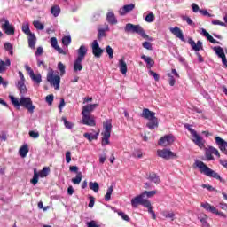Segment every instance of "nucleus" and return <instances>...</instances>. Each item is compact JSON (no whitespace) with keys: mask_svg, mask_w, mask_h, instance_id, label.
<instances>
[{"mask_svg":"<svg viewBox=\"0 0 227 227\" xmlns=\"http://www.w3.org/2000/svg\"><path fill=\"white\" fill-rule=\"evenodd\" d=\"M10 99L12 102L14 107H20L21 106L25 109H27L28 113H35V109H36V107L33 105V101L30 98L22 97L19 101L17 98L10 96Z\"/></svg>","mask_w":227,"mask_h":227,"instance_id":"nucleus-1","label":"nucleus"},{"mask_svg":"<svg viewBox=\"0 0 227 227\" xmlns=\"http://www.w3.org/2000/svg\"><path fill=\"white\" fill-rule=\"evenodd\" d=\"M141 117L149 121V122L146 124V127H148L150 130H153V129L159 128V119L155 117V112H152L148 108H144L141 114Z\"/></svg>","mask_w":227,"mask_h":227,"instance_id":"nucleus-2","label":"nucleus"},{"mask_svg":"<svg viewBox=\"0 0 227 227\" xmlns=\"http://www.w3.org/2000/svg\"><path fill=\"white\" fill-rule=\"evenodd\" d=\"M197 168H199L200 173L206 175V176H209V178H215V180H219L220 182H224L221 176L214 171L212 168H208L203 161H196L195 162Z\"/></svg>","mask_w":227,"mask_h":227,"instance_id":"nucleus-3","label":"nucleus"},{"mask_svg":"<svg viewBox=\"0 0 227 227\" xmlns=\"http://www.w3.org/2000/svg\"><path fill=\"white\" fill-rule=\"evenodd\" d=\"M125 33H137V35H140L142 38L145 40H149V42H152L153 39L150 37V35H146L145 32V29L139 25H134L132 23L126 24L124 27Z\"/></svg>","mask_w":227,"mask_h":227,"instance_id":"nucleus-4","label":"nucleus"},{"mask_svg":"<svg viewBox=\"0 0 227 227\" xmlns=\"http://www.w3.org/2000/svg\"><path fill=\"white\" fill-rule=\"evenodd\" d=\"M78 57L74 60V72H81L82 70V60L86 58L88 54V48L85 45H81L77 50Z\"/></svg>","mask_w":227,"mask_h":227,"instance_id":"nucleus-5","label":"nucleus"},{"mask_svg":"<svg viewBox=\"0 0 227 227\" xmlns=\"http://www.w3.org/2000/svg\"><path fill=\"white\" fill-rule=\"evenodd\" d=\"M185 129H187V130L190 132V134L192 135V141H193V143L199 146V148L203 149L205 148V140L203 139V137H201L198 132L196 130H194L190 124H185L184 125Z\"/></svg>","mask_w":227,"mask_h":227,"instance_id":"nucleus-6","label":"nucleus"},{"mask_svg":"<svg viewBox=\"0 0 227 227\" xmlns=\"http://www.w3.org/2000/svg\"><path fill=\"white\" fill-rule=\"evenodd\" d=\"M51 173V168L49 167H44L41 171H37L36 168L34 169V176L30 180L32 185H36L38 184V178H45L47 175Z\"/></svg>","mask_w":227,"mask_h":227,"instance_id":"nucleus-7","label":"nucleus"},{"mask_svg":"<svg viewBox=\"0 0 227 227\" xmlns=\"http://www.w3.org/2000/svg\"><path fill=\"white\" fill-rule=\"evenodd\" d=\"M47 81L51 86H53L56 90H59V84H61V77L59 75H54V71H50L47 74Z\"/></svg>","mask_w":227,"mask_h":227,"instance_id":"nucleus-8","label":"nucleus"},{"mask_svg":"<svg viewBox=\"0 0 227 227\" xmlns=\"http://www.w3.org/2000/svg\"><path fill=\"white\" fill-rule=\"evenodd\" d=\"M82 116L81 123L83 125H88L89 127H95V125H97L95 122V116L91 114H82Z\"/></svg>","mask_w":227,"mask_h":227,"instance_id":"nucleus-9","label":"nucleus"},{"mask_svg":"<svg viewBox=\"0 0 227 227\" xmlns=\"http://www.w3.org/2000/svg\"><path fill=\"white\" fill-rule=\"evenodd\" d=\"M147 201L148 200L145 199V194L142 193L131 200V207H133V208H137L139 205L145 207Z\"/></svg>","mask_w":227,"mask_h":227,"instance_id":"nucleus-10","label":"nucleus"},{"mask_svg":"<svg viewBox=\"0 0 227 227\" xmlns=\"http://www.w3.org/2000/svg\"><path fill=\"white\" fill-rule=\"evenodd\" d=\"M213 155H216V157H221V154L219 153V150H217L214 146H208V148H206V159L207 160H215V158Z\"/></svg>","mask_w":227,"mask_h":227,"instance_id":"nucleus-11","label":"nucleus"},{"mask_svg":"<svg viewBox=\"0 0 227 227\" xmlns=\"http://www.w3.org/2000/svg\"><path fill=\"white\" fill-rule=\"evenodd\" d=\"M92 54L95 58H102V54H104V49L100 48V44H98V41L94 40L91 44Z\"/></svg>","mask_w":227,"mask_h":227,"instance_id":"nucleus-12","label":"nucleus"},{"mask_svg":"<svg viewBox=\"0 0 227 227\" xmlns=\"http://www.w3.org/2000/svg\"><path fill=\"white\" fill-rule=\"evenodd\" d=\"M157 155L158 157H161V159H166V160H169V159H173V157H176V154L171 152L169 149H163V150L159 149L157 151Z\"/></svg>","mask_w":227,"mask_h":227,"instance_id":"nucleus-13","label":"nucleus"},{"mask_svg":"<svg viewBox=\"0 0 227 227\" xmlns=\"http://www.w3.org/2000/svg\"><path fill=\"white\" fill-rule=\"evenodd\" d=\"M173 143H175V137L173 135H166L159 140L158 145L160 146H169Z\"/></svg>","mask_w":227,"mask_h":227,"instance_id":"nucleus-14","label":"nucleus"},{"mask_svg":"<svg viewBox=\"0 0 227 227\" xmlns=\"http://www.w3.org/2000/svg\"><path fill=\"white\" fill-rule=\"evenodd\" d=\"M188 43L195 52H200V50L203 51V43L201 41H198L196 43L192 38H189Z\"/></svg>","mask_w":227,"mask_h":227,"instance_id":"nucleus-15","label":"nucleus"},{"mask_svg":"<svg viewBox=\"0 0 227 227\" xmlns=\"http://www.w3.org/2000/svg\"><path fill=\"white\" fill-rule=\"evenodd\" d=\"M4 24H2V29L5 31L6 35H15V28L13 26L10 25L8 20H4Z\"/></svg>","mask_w":227,"mask_h":227,"instance_id":"nucleus-16","label":"nucleus"},{"mask_svg":"<svg viewBox=\"0 0 227 227\" xmlns=\"http://www.w3.org/2000/svg\"><path fill=\"white\" fill-rule=\"evenodd\" d=\"M215 141L216 145H218L219 149L223 152L225 155H227V142L224 139L221 138V137H215Z\"/></svg>","mask_w":227,"mask_h":227,"instance_id":"nucleus-17","label":"nucleus"},{"mask_svg":"<svg viewBox=\"0 0 227 227\" xmlns=\"http://www.w3.org/2000/svg\"><path fill=\"white\" fill-rule=\"evenodd\" d=\"M98 107V104H89L82 106V114H91L95 109Z\"/></svg>","mask_w":227,"mask_h":227,"instance_id":"nucleus-18","label":"nucleus"},{"mask_svg":"<svg viewBox=\"0 0 227 227\" xmlns=\"http://www.w3.org/2000/svg\"><path fill=\"white\" fill-rule=\"evenodd\" d=\"M170 32L174 35L176 38H179L182 42H185V37L184 36V33L182 29L178 27H170Z\"/></svg>","mask_w":227,"mask_h":227,"instance_id":"nucleus-19","label":"nucleus"},{"mask_svg":"<svg viewBox=\"0 0 227 227\" xmlns=\"http://www.w3.org/2000/svg\"><path fill=\"white\" fill-rule=\"evenodd\" d=\"M136 8V4H126L122 8L120 9L119 13L120 15H127V13H129V12H132Z\"/></svg>","mask_w":227,"mask_h":227,"instance_id":"nucleus-20","label":"nucleus"},{"mask_svg":"<svg viewBox=\"0 0 227 227\" xmlns=\"http://www.w3.org/2000/svg\"><path fill=\"white\" fill-rule=\"evenodd\" d=\"M11 65H12V61L10 60V59H6L5 61H3L0 59V74H4V72L8 70L6 67H11Z\"/></svg>","mask_w":227,"mask_h":227,"instance_id":"nucleus-21","label":"nucleus"},{"mask_svg":"<svg viewBox=\"0 0 227 227\" xmlns=\"http://www.w3.org/2000/svg\"><path fill=\"white\" fill-rule=\"evenodd\" d=\"M106 20H107L108 24H111L112 26H114V24H118V20L116 19L114 12H107Z\"/></svg>","mask_w":227,"mask_h":227,"instance_id":"nucleus-22","label":"nucleus"},{"mask_svg":"<svg viewBox=\"0 0 227 227\" xmlns=\"http://www.w3.org/2000/svg\"><path fill=\"white\" fill-rule=\"evenodd\" d=\"M104 132L102 136H111V130H113V124L111 122L106 121L103 123Z\"/></svg>","mask_w":227,"mask_h":227,"instance_id":"nucleus-23","label":"nucleus"},{"mask_svg":"<svg viewBox=\"0 0 227 227\" xmlns=\"http://www.w3.org/2000/svg\"><path fill=\"white\" fill-rule=\"evenodd\" d=\"M200 207H202V208L206 209L207 212H210L211 214L217 212V208L210 205L208 202L201 203Z\"/></svg>","mask_w":227,"mask_h":227,"instance_id":"nucleus-24","label":"nucleus"},{"mask_svg":"<svg viewBox=\"0 0 227 227\" xmlns=\"http://www.w3.org/2000/svg\"><path fill=\"white\" fill-rule=\"evenodd\" d=\"M147 179L150 180V182H153L154 184H160V178L155 172H150L147 175Z\"/></svg>","mask_w":227,"mask_h":227,"instance_id":"nucleus-25","label":"nucleus"},{"mask_svg":"<svg viewBox=\"0 0 227 227\" xmlns=\"http://www.w3.org/2000/svg\"><path fill=\"white\" fill-rule=\"evenodd\" d=\"M198 219L200 221L202 227H210V223H208V215H200Z\"/></svg>","mask_w":227,"mask_h":227,"instance_id":"nucleus-26","label":"nucleus"},{"mask_svg":"<svg viewBox=\"0 0 227 227\" xmlns=\"http://www.w3.org/2000/svg\"><path fill=\"white\" fill-rule=\"evenodd\" d=\"M119 68L122 75H127V62L123 59L119 60Z\"/></svg>","mask_w":227,"mask_h":227,"instance_id":"nucleus-27","label":"nucleus"},{"mask_svg":"<svg viewBox=\"0 0 227 227\" xmlns=\"http://www.w3.org/2000/svg\"><path fill=\"white\" fill-rule=\"evenodd\" d=\"M106 31H109V26L106 25L105 28L98 29V40L101 41L102 38L106 36Z\"/></svg>","mask_w":227,"mask_h":227,"instance_id":"nucleus-28","label":"nucleus"},{"mask_svg":"<svg viewBox=\"0 0 227 227\" xmlns=\"http://www.w3.org/2000/svg\"><path fill=\"white\" fill-rule=\"evenodd\" d=\"M161 215L165 217V219H171V221H175V212L169 210H163L161 212Z\"/></svg>","mask_w":227,"mask_h":227,"instance_id":"nucleus-29","label":"nucleus"},{"mask_svg":"<svg viewBox=\"0 0 227 227\" xmlns=\"http://www.w3.org/2000/svg\"><path fill=\"white\" fill-rule=\"evenodd\" d=\"M36 45V35H35V34H30V35H28V47L30 49H35Z\"/></svg>","mask_w":227,"mask_h":227,"instance_id":"nucleus-30","label":"nucleus"},{"mask_svg":"<svg viewBox=\"0 0 227 227\" xmlns=\"http://www.w3.org/2000/svg\"><path fill=\"white\" fill-rule=\"evenodd\" d=\"M201 31H202L203 36H206V38H207V40L211 43H215V44L219 43V41L214 39V37L208 32H207V30L205 28H202Z\"/></svg>","mask_w":227,"mask_h":227,"instance_id":"nucleus-31","label":"nucleus"},{"mask_svg":"<svg viewBox=\"0 0 227 227\" xmlns=\"http://www.w3.org/2000/svg\"><path fill=\"white\" fill-rule=\"evenodd\" d=\"M19 153L20 157H27V153H29V147L27 145H24L20 148Z\"/></svg>","mask_w":227,"mask_h":227,"instance_id":"nucleus-32","label":"nucleus"},{"mask_svg":"<svg viewBox=\"0 0 227 227\" xmlns=\"http://www.w3.org/2000/svg\"><path fill=\"white\" fill-rule=\"evenodd\" d=\"M83 137H85V139H88V141H90L91 143V141H95V140L98 139V133H96V134L84 133Z\"/></svg>","mask_w":227,"mask_h":227,"instance_id":"nucleus-33","label":"nucleus"},{"mask_svg":"<svg viewBox=\"0 0 227 227\" xmlns=\"http://www.w3.org/2000/svg\"><path fill=\"white\" fill-rule=\"evenodd\" d=\"M141 59H144L148 67H153L155 65V61L152 59V57H147L146 55H142Z\"/></svg>","mask_w":227,"mask_h":227,"instance_id":"nucleus-34","label":"nucleus"},{"mask_svg":"<svg viewBox=\"0 0 227 227\" xmlns=\"http://www.w3.org/2000/svg\"><path fill=\"white\" fill-rule=\"evenodd\" d=\"M51 12L53 17H58L61 13V8H59V5H54L51 7Z\"/></svg>","mask_w":227,"mask_h":227,"instance_id":"nucleus-35","label":"nucleus"},{"mask_svg":"<svg viewBox=\"0 0 227 227\" xmlns=\"http://www.w3.org/2000/svg\"><path fill=\"white\" fill-rule=\"evenodd\" d=\"M213 49L215 54H217L218 58H223V56H226V54H224V50L220 46L218 47L215 46Z\"/></svg>","mask_w":227,"mask_h":227,"instance_id":"nucleus-36","label":"nucleus"},{"mask_svg":"<svg viewBox=\"0 0 227 227\" xmlns=\"http://www.w3.org/2000/svg\"><path fill=\"white\" fill-rule=\"evenodd\" d=\"M89 187L91 191H94V192H98V190L100 189V185H98V183L97 182L89 183Z\"/></svg>","mask_w":227,"mask_h":227,"instance_id":"nucleus-37","label":"nucleus"},{"mask_svg":"<svg viewBox=\"0 0 227 227\" xmlns=\"http://www.w3.org/2000/svg\"><path fill=\"white\" fill-rule=\"evenodd\" d=\"M82 180V173L78 172L76 174V176L72 179V182H73V184L79 185V184H81Z\"/></svg>","mask_w":227,"mask_h":227,"instance_id":"nucleus-38","label":"nucleus"},{"mask_svg":"<svg viewBox=\"0 0 227 227\" xmlns=\"http://www.w3.org/2000/svg\"><path fill=\"white\" fill-rule=\"evenodd\" d=\"M30 79H32V81L34 82H35L36 84H40V82H42V74H34L33 75L30 76Z\"/></svg>","mask_w":227,"mask_h":227,"instance_id":"nucleus-39","label":"nucleus"},{"mask_svg":"<svg viewBox=\"0 0 227 227\" xmlns=\"http://www.w3.org/2000/svg\"><path fill=\"white\" fill-rule=\"evenodd\" d=\"M113 191H114V186H110L107 189L106 194L105 195L106 201H109L111 200V195L113 194Z\"/></svg>","mask_w":227,"mask_h":227,"instance_id":"nucleus-40","label":"nucleus"},{"mask_svg":"<svg viewBox=\"0 0 227 227\" xmlns=\"http://www.w3.org/2000/svg\"><path fill=\"white\" fill-rule=\"evenodd\" d=\"M62 43L63 45H65L66 47H68V45H70V43H72V37L70 35H66L62 38Z\"/></svg>","mask_w":227,"mask_h":227,"instance_id":"nucleus-41","label":"nucleus"},{"mask_svg":"<svg viewBox=\"0 0 227 227\" xmlns=\"http://www.w3.org/2000/svg\"><path fill=\"white\" fill-rule=\"evenodd\" d=\"M33 26L35 27V29H39L40 31L45 29V26L38 20L34 21Z\"/></svg>","mask_w":227,"mask_h":227,"instance_id":"nucleus-42","label":"nucleus"},{"mask_svg":"<svg viewBox=\"0 0 227 227\" xmlns=\"http://www.w3.org/2000/svg\"><path fill=\"white\" fill-rule=\"evenodd\" d=\"M62 121H64V125L66 129H74V123L67 121V117H62Z\"/></svg>","mask_w":227,"mask_h":227,"instance_id":"nucleus-43","label":"nucleus"},{"mask_svg":"<svg viewBox=\"0 0 227 227\" xmlns=\"http://www.w3.org/2000/svg\"><path fill=\"white\" fill-rule=\"evenodd\" d=\"M142 194H144V198L147 196V198H152L157 194V191L153 190V191H145Z\"/></svg>","mask_w":227,"mask_h":227,"instance_id":"nucleus-44","label":"nucleus"},{"mask_svg":"<svg viewBox=\"0 0 227 227\" xmlns=\"http://www.w3.org/2000/svg\"><path fill=\"white\" fill-rule=\"evenodd\" d=\"M106 53L108 54L110 59H113V58H114V50H113L110 45L106 46Z\"/></svg>","mask_w":227,"mask_h":227,"instance_id":"nucleus-45","label":"nucleus"},{"mask_svg":"<svg viewBox=\"0 0 227 227\" xmlns=\"http://www.w3.org/2000/svg\"><path fill=\"white\" fill-rule=\"evenodd\" d=\"M5 51H9L11 56H13V46L10 43H5L4 45Z\"/></svg>","mask_w":227,"mask_h":227,"instance_id":"nucleus-46","label":"nucleus"},{"mask_svg":"<svg viewBox=\"0 0 227 227\" xmlns=\"http://www.w3.org/2000/svg\"><path fill=\"white\" fill-rule=\"evenodd\" d=\"M118 215L121 217L123 221H127V223H130V217H129L127 214L123 213L122 211H119Z\"/></svg>","mask_w":227,"mask_h":227,"instance_id":"nucleus-47","label":"nucleus"},{"mask_svg":"<svg viewBox=\"0 0 227 227\" xmlns=\"http://www.w3.org/2000/svg\"><path fill=\"white\" fill-rule=\"evenodd\" d=\"M109 137H111V135H103L102 137V146H106V145H109Z\"/></svg>","mask_w":227,"mask_h":227,"instance_id":"nucleus-48","label":"nucleus"},{"mask_svg":"<svg viewBox=\"0 0 227 227\" xmlns=\"http://www.w3.org/2000/svg\"><path fill=\"white\" fill-rule=\"evenodd\" d=\"M183 20L184 22H187L188 26H192V27L195 26L194 21H192V20L189 18V16H183Z\"/></svg>","mask_w":227,"mask_h":227,"instance_id":"nucleus-49","label":"nucleus"},{"mask_svg":"<svg viewBox=\"0 0 227 227\" xmlns=\"http://www.w3.org/2000/svg\"><path fill=\"white\" fill-rule=\"evenodd\" d=\"M45 100L49 106H52V103L54 102V95L50 94L46 96Z\"/></svg>","mask_w":227,"mask_h":227,"instance_id":"nucleus-50","label":"nucleus"},{"mask_svg":"<svg viewBox=\"0 0 227 227\" xmlns=\"http://www.w3.org/2000/svg\"><path fill=\"white\" fill-rule=\"evenodd\" d=\"M155 20V14L153 12L149 13L145 17V22H153Z\"/></svg>","mask_w":227,"mask_h":227,"instance_id":"nucleus-51","label":"nucleus"},{"mask_svg":"<svg viewBox=\"0 0 227 227\" xmlns=\"http://www.w3.org/2000/svg\"><path fill=\"white\" fill-rule=\"evenodd\" d=\"M22 31L23 33H25V35L30 36L31 35H33V33H31V30L29 29V26L25 25L22 27Z\"/></svg>","mask_w":227,"mask_h":227,"instance_id":"nucleus-52","label":"nucleus"},{"mask_svg":"<svg viewBox=\"0 0 227 227\" xmlns=\"http://www.w3.org/2000/svg\"><path fill=\"white\" fill-rule=\"evenodd\" d=\"M51 45L53 49H57L59 47L58 39L56 37H51Z\"/></svg>","mask_w":227,"mask_h":227,"instance_id":"nucleus-53","label":"nucleus"},{"mask_svg":"<svg viewBox=\"0 0 227 227\" xmlns=\"http://www.w3.org/2000/svg\"><path fill=\"white\" fill-rule=\"evenodd\" d=\"M58 68L60 72V74L65 75V66L63 65V62H59L58 63Z\"/></svg>","mask_w":227,"mask_h":227,"instance_id":"nucleus-54","label":"nucleus"},{"mask_svg":"<svg viewBox=\"0 0 227 227\" xmlns=\"http://www.w3.org/2000/svg\"><path fill=\"white\" fill-rule=\"evenodd\" d=\"M167 75L168 77H169V86H175V84L176 83V80H175V77H173V75H171V74L169 73Z\"/></svg>","mask_w":227,"mask_h":227,"instance_id":"nucleus-55","label":"nucleus"},{"mask_svg":"<svg viewBox=\"0 0 227 227\" xmlns=\"http://www.w3.org/2000/svg\"><path fill=\"white\" fill-rule=\"evenodd\" d=\"M28 134H29L30 137H33V139H38V137H40V133L35 132L34 130L29 131Z\"/></svg>","mask_w":227,"mask_h":227,"instance_id":"nucleus-56","label":"nucleus"},{"mask_svg":"<svg viewBox=\"0 0 227 227\" xmlns=\"http://www.w3.org/2000/svg\"><path fill=\"white\" fill-rule=\"evenodd\" d=\"M142 46L144 47V49H147V51H152V43L150 42H144L142 43Z\"/></svg>","mask_w":227,"mask_h":227,"instance_id":"nucleus-57","label":"nucleus"},{"mask_svg":"<svg viewBox=\"0 0 227 227\" xmlns=\"http://www.w3.org/2000/svg\"><path fill=\"white\" fill-rule=\"evenodd\" d=\"M145 208H148V212L149 214H152L153 212V209H152V203L150 202V200H147V202H145Z\"/></svg>","mask_w":227,"mask_h":227,"instance_id":"nucleus-58","label":"nucleus"},{"mask_svg":"<svg viewBox=\"0 0 227 227\" xmlns=\"http://www.w3.org/2000/svg\"><path fill=\"white\" fill-rule=\"evenodd\" d=\"M66 161L67 162V164H70V162L72 161V153H70V151H67L66 153Z\"/></svg>","mask_w":227,"mask_h":227,"instance_id":"nucleus-59","label":"nucleus"},{"mask_svg":"<svg viewBox=\"0 0 227 227\" xmlns=\"http://www.w3.org/2000/svg\"><path fill=\"white\" fill-rule=\"evenodd\" d=\"M18 90H20V93H21V95L26 94V92L27 91V88L26 87V85H21L18 87Z\"/></svg>","mask_w":227,"mask_h":227,"instance_id":"nucleus-60","label":"nucleus"},{"mask_svg":"<svg viewBox=\"0 0 227 227\" xmlns=\"http://www.w3.org/2000/svg\"><path fill=\"white\" fill-rule=\"evenodd\" d=\"M149 74H150V75H152V77L154 78V80L156 82H159L160 76H159V74L157 73H155L154 71L150 70Z\"/></svg>","mask_w":227,"mask_h":227,"instance_id":"nucleus-61","label":"nucleus"},{"mask_svg":"<svg viewBox=\"0 0 227 227\" xmlns=\"http://www.w3.org/2000/svg\"><path fill=\"white\" fill-rule=\"evenodd\" d=\"M25 69L27 70L28 75L31 77L35 74V71L28 65H25Z\"/></svg>","mask_w":227,"mask_h":227,"instance_id":"nucleus-62","label":"nucleus"},{"mask_svg":"<svg viewBox=\"0 0 227 227\" xmlns=\"http://www.w3.org/2000/svg\"><path fill=\"white\" fill-rule=\"evenodd\" d=\"M192 9L194 13H198V12H200V6L196 4H192Z\"/></svg>","mask_w":227,"mask_h":227,"instance_id":"nucleus-63","label":"nucleus"},{"mask_svg":"<svg viewBox=\"0 0 227 227\" xmlns=\"http://www.w3.org/2000/svg\"><path fill=\"white\" fill-rule=\"evenodd\" d=\"M87 227H98V225H97V222L92 220L87 223Z\"/></svg>","mask_w":227,"mask_h":227,"instance_id":"nucleus-64","label":"nucleus"}]
</instances>
